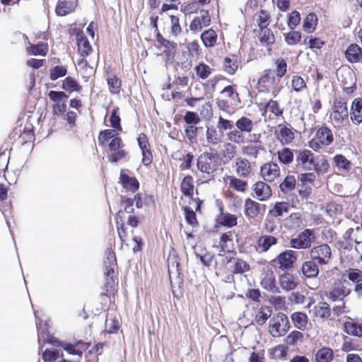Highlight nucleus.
Here are the masks:
<instances>
[{"mask_svg":"<svg viewBox=\"0 0 362 362\" xmlns=\"http://www.w3.org/2000/svg\"><path fill=\"white\" fill-rule=\"evenodd\" d=\"M274 64L275 66V69L273 70L274 75L281 80L287 73V62L283 57H279L275 59Z\"/></svg>","mask_w":362,"mask_h":362,"instance_id":"52","label":"nucleus"},{"mask_svg":"<svg viewBox=\"0 0 362 362\" xmlns=\"http://www.w3.org/2000/svg\"><path fill=\"white\" fill-rule=\"evenodd\" d=\"M279 239L272 234H262L256 240L255 248L258 253H266L278 244Z\"/></svg>","mask_w":362,"mask_h":362,"instance_id":"18","label":"nucleus"},{"mask_svg":"<svg viewBox=\"0 0 362 362\" xmlns=\"http://www.w3.org/2000/svg\"><path fill=\"white\" fill-rule=\"evenodd\" d=\"M119 132L114 129H107L101 131L98 136V140L100 146H104L110 139L117 136Z\"/></svg>","mask_w":362,"mask_h":362,"instance_id":"58","label":"nucleus"},{"mask_svg":"<svg viewBox=\"0 0 362 362\" xmlns=\"http://www.w3.org/2000/svg\"><path fill=\"white\" fill-rule=\"evenodd\" d=\"M227 262L233 263L230 269L233 274H242L250 270V264L241 258H230Z\"/></svg>","mask_w":362,"mask_h":362,"instance_id":"35","label":"nucleus"},{"mask_svg":"<svg viewBox=\"0 0 362 362\" xmlns=\"http://www.w3.org/2000/svg\"><path fill=\"white\" fill-rule=\"evenodd\" d=\"M244 179L234 175H228L226 177L228 187L238 192H245L248 188V183Z\"/></svg>","mask_w":362,"mask_h":362,"instance_id":"33","label":"nucleus"},{"mask_svg":"<svg viewBox=\"0 0 362 362\" xmlns=\"http://www.w3.org/2000/svg\"><path fill=\"white\" fill-rule=\"evenodd\" d=\"M296 185V180L293 175H288L279 185V189L282 193L286 194L293 190Z\"/></svg>","mask_w":362,"mask_h":362,"instance_id":"51","label":"nucleus"},{"mask_svg":"<svg viewBox=\"0 0 362 362\" xmlns=\"http://www.w3.org/2000/svg\"><path fill=\"white\" fill-rule=\"evenodd\" d=\"M286 346H293L303 341V334L298 330L291 331L284 339Z\"/></svg>","mask_w":362,"mask_h":362,"instance_id":"49","label":"nucleus"},{"mask_svg":"<svg viewBox=\"0 0 362 362\" xmlns=\"http://www.w3.org/2000/svg\"><path fill=\"white\" fill-rule=\"evenodd\" d=\"M219 166V155L217 152H204L197 158V169L207 175L214 174Z\"/></svg>","mask_w":362,"mask_h":362,"instance_id":"7","label":"nucleus"},{"mask_svg":"<svg viewBox=\"0 0 362 362\" xmlns=\"http://www.w3.org/2000/svg\"><path fill=\"white\" fill-rule=\"evenodd\" d=\"M309 257L320 267L329 264L332 259V250L327 243H319L309 250Z\"/></svg>","mask_w":362,"mask_h":362,"instance_id":"8","label":"nucleus"},{"mask_svg":"<svg viewBox=\"0 0 362 362\" xmlns=\"http://www.w3.org/2000/svg\"><path fill=\"white\" fill-rule=\"evenodd\" d=\"M259 174L265 182H272L280 177L281 170L277 163L270 161L260 167Z\"/></svg>","mask_w":362,"mask_h":362,"instance_id":"20","label":"nucleus"},{"mask_svg":"<svg viewBox=\"0 0 362 362\" xmlns=\"http://www.w3.org/2000/svg\"><path fill=\"white\" fill-rule=\"evenodd\" d=\"M344 331L349 335L361 337L362 324L358 323L353 320L344 323Z\"/></svg>","mask_w":362,"mask_h":362,"instance_id":"43","label":"nucleus"},{"mask_svg":"<svg viewBox=\"0 0 362 362\" xmlns=\"http://www.w3.org/2000/svg\"><path fill=\"white\" fill-rule=\"evenodd\" d=\"M107 81L111 93L116 94L120 92L122 81L117 76H110Z\"/></svg>","mask_w":362,"mask_h":362,"instance_id":"62","label":"nucleus"},{"mask_svg":"<svg viewBox=\"0 0 362 362\" xmlns=\"http://www.w3.org/2000/svg\"><path fill=\"white\" fill-rule=\"evenodd\" d=\"M156 41L160 47L165 48V52H175L177 47L175 42L165 38L159 31L156 33Z\"/></svg>","mask_w":362,"mask_h":362,"instance_id":"50","label":"nucleus"},{"mask_svg":"<svg viewBox=\"0 0 362 362\" xmlns=\"http://www.w3.org/2000/svg\"><path fill=\"white\" fill-rule=\"evenodd\" d=\"M35 141V133L30 127H25L23 132L20 129L15 128L8 136V139L1 147V152L0 155L5 154L6 151H10L12 149L11 146L16 143L18 146H24L31 144Z\"/></svg>","mask_w":362,"mask_h":362,"instance_id":"3","label":"nucleus"},{"mask_svg":"<svg viewBox=\"0 0 362 362\" xmlns=\"http://www.w3.org/2000/svg\"><path fill=\"white\" fill-rule=\"evenodd\" d=\"M278 160L280 163L289 165L293 163L294 155L293 151L288 147H284L276 152Z\"/></svg>","mask_w":362,"mask_h":362,"instance_id":"45","label":"nucleus"},{"mask_svg":"<svg viewBox=\"0 0 362 362\" xmlns=\"http://www.w3.org/2000/svg\"><path fill=\"white\" fill-rule=\"evenodd\" d=\"M272 309L269 307H262L255 315V320L259 325H264L272 315Z\"/></svg>","mask_w":362,"mask_h":362,"instance_id":"60","label":"nucleus"},{"mask_svg":"<svg viewBox=\"0 0 362 362\" xmlns=\"http://www.w3.org/2000/svg\"><path fill=\"white\" fill-rule=\"evenodd\" d=\"M351 292V290L345 285L344 280L337 279L326 293V296L332 302L343 301Z\"/></svg>","mask_w":362,"mask_h":362,"instance_id":"12","label":"nucleus"},{"mask_svg":"<svg viewBox=\"0 0 362 362\" xmlns=\"http://www.w3.org/2000/svg\"><path fill=\"white\" fill-rule=\"evenodd\" d=\"M290 210V204L287 201L276 202L272 204L268 211V216L272 218L281 219L288 214Z\"/></svg>","mask_w":362,"mask_h":362,"instance_id":"22","label":"nucleus"},{"mask_svg":"<svg viewBox=\"0 0 362 362\" xmlns=\"http://www.w3.org/2000/svg\"><path fill=\"white\" fill-rule=\"evenodd\" d=\"M103 263L105 276L104 288L105 290V293H103V295H114L117 291L118 266L115 252L112 249L106 250Z\"/></svg>","mask_w":362,"mask_h":362,"instance_id":"2","label":"nucleus"},{"mask_svg":"<svg viewBox=\"0 0 362 362\" xmlns=\"http://www.w3.org/2000/svg\"><path fill=\"white\" fill-rule=\"evenodd\" d=\"M47 45L43 42H39L37 45L30 44L27 48V52L30 55H41L45 56L47 53Z\"/></svg>","mask_w":362,"mask_h":362,"instance_id":"55","label":"nucleus"},{"mask_svg":"<svg viewBox=\"0 0 362 362\" xmlns=\"http://www.w3.org/2000/svg\"><path fill=\"white\" fill-rule=\"evenodd\" d=\"M77 1H68L64 0L59 1L56 8L55 12L57 16H64L74 11L76 6Z\"/></svg>","mask_w":362,"mask_h":362,"instance_id":"36","label":"nucleus"},{"mask_svg":"<svg viewBox=\"0 0 362 362\" xmlns=\"http://www.w3.org/2000/svg\"><path fill=\"white\" fill-rule=\"evenodd\" d=\"M206 137L207 142L213 145H218L221 142V136L214 127L207 128Z\"/></svg>","mask_w":362,"mask_h":362,"instance_id":"63","label":"nucleus"},{"mask_svg":"<svg viewBox=\"0 0 362 362\" xmlns=\"http://www.w3.org/2000/svg\"><path fill=\"white\" fill-rule=\"evenodd\" d=\"M290 327L287 315L282 313H278L270 320L269 332L273 337H281L287 333Z\"/></svg>","mask_w":362,"mask_h":362,"instance_id":"9","label":"nucleus"},{"mask_svg":"<svg viewBox=\"0 0 362 362\" xmlns=\"http://www.w3.org/2000/svg\"><path fill=\"white\" fill-rule=\"evenodd\" d=\"M62 88L69 92H79L82 89V86L71 76H67L62 81Z\"/></svg>","mask_w":362,"mask_h":362,"instance_id":"53","label":"nucleus"},{"mask_svg":"<svg viewBox=\"0 0 362 362\" xmlns=\"http://www.w3.org/2000/svg\"><path fill=\"white\" fill-rule=\"evenodd\" d=\"M238 224V217L235 214L223 212V207L220 208V214L216 218V227L223 226L233 228Z\"/></svg>","mask_w":362,"mask_h":362,"instance_id":"23","label":"nucleus"},{"mask_svg":"<svg viewBox=\"0 0 362 362\" xmlns=\"http://www.w3.org/2000/svg\"><path fill=\"white\" fill-rule=\"evenodd\" d=\"M223 70L228 75H234L239 67V58L237 54H230L223 62Z\"/></svg>","mask_w":362,"mask_h":362,"instance_id":"28","label":"nucleus"},{"mask_svg":"<svg viewBox=\"0 0 362 362\" xmlns=\"http://www.w3.org/2000/svg\"><path fill=\"white\" fill-rule=\"evenodd\" d=\"M334 358L332 349L328 346H322L315 352L314 355L315 362H332Z\"/></svg>","mask_w":362,"mask_h":362,"instance_id":"37","label":"nucleus"},{"mask_svg":"<svg viewBox=\"0 0 362 362\" xmlns=\"http://www.w3.org/2000/svg\"><path fill=\"white\" fill-rule=\"evenodd\" d=\"M296 162L297 167L307 171L314 170L317 175L325 174L329 169V163L325 156L315 161L314 153L307 148L296 151Z\"/></svg>","mask_w":362,"mask_h":362,"instance_id":"1","label":"nucleus"},{"mask_svg":"<svg viewBox=\"0 0 362 362\" xmlns=\"http://www.w3.org/2000/svg\"><path fill=\"white\" fill-rule=\"evenodd\" d=\"M258 38L262 46L270 47L275 42V37L270 28H262L259 30Z\"/></svg>","mask_w":362,"mask_h":362,"instance_id":"41","label":"nucleus"},{"mask_svg":"<svg viewBox=\"0 0 362 362\" xmlns=\"http://www.w3.org/2000/svg\"><path fill=\"white\" fill-rule=\"evenodd\" d=\"M305 226V216L300 211L291 212L284 220V227L289 232L299 231Z\"/></svg>","mask_w":362,"mask_h":362,"instance_id":"14","label":"nucleus"},{"mask_svg":"<svg viewBox=\"0 0 362 362\" xmlns=\"http://www.w3.org/2000/svg\"><path fill=\"white\" fill-rule=\"evenodd\" d=\"M350 119L353 124L358 125L362 123V98H355L351 103Z\"/></svg>","mask_w":362,"mask_h":362,"instance_id":"27","label":"nucleus"},{"mask_svg":"<svg viewBox=\"0 0 362 362\" xmlns=\"http://www.w3.org/2000/svg\"><path fill=\"white\" fill-rule=\"evenodd\" d=\"M190 204H187L182 206V209L185 212V218L186 222L193 226L195 227L198 226L199 222L197 218L196 214L194 211L189 206Z\"/></svg>","mask_w":362,"mask_h":362,"instance_id":"59","label":"nucleus"},{"mask_svg":"<svg viewBox=\"0 0 362 362\" xmlns=\"http://www.w3.org/2000/svg\"><path fill=\"white\" fill-rule=\"evenodd\" d=\"M297 259L296 252L292 250H286L279 253L277 257L272 260L273 265H278L281 270H289L293 267Z\"/></svg>","mask_w":362,"mask_h":362,"instance_id":"15","label":"nucleus"},{"mask_svg":"<svg viewBox=\"0 0 362 362\" xmlns=\"http://www.w3.org/2000/svg\"><path fill=\"white\" fill-rule=\"evenodd\" d=\"M234 236H237L234 230H228L221 234L218 242L221 252H229L234 249Z\"/></svg>","mask_w":362,"mask_h":362,"instance_id":"26","label":"nucleus"},{"mask_svg":"<svg viewBox=\"0 0 362 362\" xmlns=\"http://www.w3.org/2000/svg\"><path fill=\"white\" fill-rule=\"evenodd\" d=\"M260 285L269 292H279V288L276 286L275 274L272 268L269 267L264 268L261 275Z\"/></svg>","mask_w":362,"mask_h":362,"instance_id":"17","label":"nucleus"},{"mask_svg":"<svg viewBox=\"0 0 362 362\" xmlns=\"http://www.w3.org/2000/svg\"><path fill=\"white\" fill-rule=\"evenodd\" d=\"M233 168L236 175L240 178H248L253 172V168L250 160L244 157H237L233 164Z\"/></svg>","mask_w":362,"mask_h":362,"instance_id":"19","label":"nucleus"},{"mask_svg":"<svg viewBox=\"0 0 362 362\" xmlns=\"http://www.w3.org/2000/svg\"><path fill=\"white\" fill-rule=\"evenodd\" d=\"M217 33L212 28L204 30L201 35V40L206 47H214L217 41Z\"/></svg>","mask_w":362,"mask_h":362,"instance_id":"46","label":"nucleus"},{"mask_svg":"<svg viewBox=\"0 0 362 362\" xmlns=\"http://www.w3.org/2000/svg\"><path fill=\"white\" fill-rule=\"evenodd\" d=\"M274 136L282 145H288L295 139V133L291 124H278L274 131Z\"/></svg>","mask_w":362,"mask_h":362,"instance_id":"16","label":"nucleus"},{"mask_svg":"<svg viewBox=\"0 0 362 362\" xmlns=\"http://www.w3.org/2000/svg\"><path fill=\"white\" fill-rule=\"evenodd\" d=\"M194 185L192 176L189 175L185 176L180 183V191L188 199V204H194V210L198 211L200 210L202 202L199 198L194 197Z\"/></svg>","mask_w":362,"mask_h":362,"instance_id":"11","label":"nucleus"},{"mask_svg":"<svg viewBox=\"0 0 362 362\" xmlns=\"http://www.w3.org/2000/svg\"><path fill=\"white\" fill-rule=\"evenodd\" d=\"M235 127L243 133L250 134L254 129L253 121L245 116H242L238 119L235 123Z\"/></svg>","mask_w":362,"mask_h":362,"instance_id":"44","label":"nucleus"},{"mask_svg":"<svg viewBox=\"0 0 362 362\" xmlns=\"http://www.w3.org/2000/svg\"><path fill=\"white\" fill-rule=\"evenodd\" d=\"M119 180L123 188L127 191L135 192L139 187V181L134 177H130L126 173H120Z\"/></svg>","mask_w":362,"mask_h":362,"instance_id":"38","label":"nucleus"},{"mask_svg":"<svg viewBox=\"0 0 362 362\" xmlns=\"http://www.w3.org/2000/svg\"><path fill=\"white\" fill-rule=\"evenodd\" d=\"M8 198V187L3 183H0V209L3 214L10 213L11 211V204L6 202Z\"/></svg>","mask_w":362,"mask_h":362,"instance_id":"47","label":"nucleus"},{"mask_svg":"<svg viewBox=\"0 0 362 362\" xmlns=\"http://www.w3.org/2000/svg\"><path fill=\"white\" fill-rule=\"evenodd\" d=\"M110 127L112 129L120 132H122V127L121 125V118L119 116V109L118 107H115L112 109L110 117Z\"/></svg>","mask_w":362,"mask_h":362,"instance_id":"56","label":"nucleus"},{"mask_svg":"<svg viewBox=\"0 0 362 362\" xmlns=\"http://www.w3.org/2000/svg\"><path fill=\"white\" fill-rule=\"evenodd\" d=\"M319 267H320L319 264L310 258V260L303 263L301 271L305 277L313 279L317 277L319 274Z\"/></svg>","mask_w":362,"mask_h":362,"instance_id":"32","label":"nucleus"},{"mask_svg":"<svg viewBox=\"0 0 362 362\" xmlns=\"http://www.w3.org/2000/svg\"><path fill=\"white\" fill-rule=\"evenodd\" d=\"M90 343L83 342L81 341H78L75 344H67V343H61L60 346L64 348L65 351H66L69 354L72 355H78L81 356L83 354V351L86 350L89 346Z\"/></svg>","mask_w":362,"mask_h":362,"instance_id":"34","label":"nucleus"},{"mask_svg":"<svg viewBox=\"0 0 362 362\" xmlns=\"http://www.w3.org/2000/svg\"><path fill=\"white\" fill-rule=\"evenodd\" d=\"M317 17L313 12L308 13L305 18L303 23V28L307 33H313L317 24Z\"/></svg>","mask_w":362,"mask_h":362,"instance_id":"48","label":"nucleus"},{"mask_svg":"<svg viewBox=\"0 0 362 362\" xmlns=\"http://www.w3.org/2000/svg\"><path fill=\"white\" fill-rule=\"evenodd\" d=\"M313 317L326 320L330 318L332 308L328 303L320 301L313 307Z\"/></svg>","mask_w":362,"mask_h":362,"instance_id":"30","label":"nucleus"},{"mask_svg":"<svg viewBox=\"0 0 362 362\" xmlns=\"http://www.w3.org/2000/svg\"><path fill=\"white\" fill-rule=\"evenodd\" d=\"M244 212L248 219H255L260 214V204L247 198L245 201Z\"/></svg>","mask_w":362,"mask_h":362,"instance_id":"31","label":"nucleus"},{"mask_svg":"<svg viewBox=\"0 0 362 362\" xmlns=\"http://www.w3.org/2000/svg\"><path fill=\"white\" fill-rule=\"evenodd\" d=\"M271 112L275 117L279 118L283 116L284 107H282L277 100L270 99L264 105L262 115L267 112Z\"/></svg>","mask_w":362,"mask_h":362,"instance_id":"42","label":"nucleus"},{"mask_svg":"<svg viewBox=\"0 0 362 362\" xmlns=\"http://www.w3.org/2000/svg\"><path fill=\"white\" fill-rule=\"evenodd\" d=\"M252 189L255 194L254 197L259 201L267 200L272 194L270 186L263 181L256 182Z\"/></svg>","mask_w":362,"mask_h":362,"instance_id":"24","label":"nucleus"},{"mask_svg":"<svg viewBox=\"0 0 362 362\" xmlns=\"http://www.w3.org/2000/svg\"><path fill=\"white\" fill-rule=\"evenodd\" d=\"M137 141L142 153V163L148 166L153 162V154L146 134L144 133L139 134Z\"/></svg>","mask_w":362,"mask_h":362,"instance_id":"21","label":"nucleus"},{"mask_svg":"<svg viewBox=\"0 0 362 362\" xmlns=\"http://www.w3.org/2000/svg\"><path fill=\"white\" fill-rule=\"evenodd\" d=\"M288 347L284 344H279L269 349L268 355L272 360H286Z\"/></svg>","mask_w":362,"mask_h":362,"instance_id":"39","label":"nucleus"},{"mask_svg":"<svg viewBox=\"0 0 362 362\" xmlns=\"http://www.w3.org/2000/svg\"><path fill=\"white\" fill-rule=\"evenodd\" d=\"M256 88L259 93H271L276 97L282 89L280 79L278 78L272 69L264 70L263 74L258 78Z\"/></svg>","mask_w":362,"mask_h":362,"instance_id":"4","label":"nucleus"},{"mask_svg":"<svg viewBox=\"0 0 362 362\" xmlns=\"http://www.w3.org/2000/svg\"><path fill=\"white\" fill-rule=\"evenodd\" d=\"M316 235L313 229L305 228L290 241V247L296 250L310 249L315 241Z\"/></svg>","mask_w":362,"mask_h":362,"instance_id":"10","label":"nucleus"},{"mask_svg":"<svg viewBox=\"0 0 362 362\" xmlns=\"http://www.w3.org/2000/svg\"><path fill=\"white\" fill-rule=\"evenodd\" d=\"M334 141L332 130L325 124L319 127L313 138L308 141V146L315 152L329 146Z\"/></svg>","mask_w":362,"mask_h":362,"instance_id":"6","label":"nucleus"},{"mask_svg":"<svg viewBox=\"0 0 362 362\" xmlns=\"http://www.w3.org/2000/svg\"><path fill=\"white\" fill-rule=\"evenodd\" d=\"M227 139L230 143L233 144H241L245 143V137L244 133L238 129H233L228 132L226 134Z\"/></svg>","mask_w":362,"mask_h":362,"instance_id":"54","label":"nucleus"},{"mask_svg":"<svg viewBox=\"0 0 362 362\" xmlns=\"http://www.w3.org/2000/svg\"><path fill=\"white\" fill-rule=\"evenodd\" d=\"M279 281L281 288L286 291L294 290L298 285L296 277L288 272L281 274L279 277Z\"/></svg>","mask_w":362,"mask_h":362,"instance_id":"29","label":"nucleus"},{"mask_svg":"<svg viewBox=\"0 0 362 362\" xmlns=\"http://www.w3.org/2000/svg\"><path fill=\"white\" fill-rule=\"evenodd\" d=\"M291 319L296 328L304 331L306 329L308 323V315L303 312H294L291 315Z\"/></svg>","mask_w":362,"mask_h":362,"instance_id":"40","label":"nucleus"},{"mask_svg":"<svg viewBox=\"0 0 362 362\" xmlns=\"http://www.w3.org/2000/svg\"><path fill=\"white\" fill-rule=\"evenodd\" d=\"M264 148L261 144L255 145L252 144H248L247 145L243 146L242 147V152L243 154L252 157L254 158H257L259 152L262 151Z\"/></svg>","mask_w":362,"mask_h":362,"instance_id":"57","label":"nucleus"},{"mask_svg":"<svg viewBox=\"0 0 362 362\" xmlns=\"http://www.w3.org/2000/svg\"><path fill=\"white\" fill-rule=\"evenodd\" d=\"M346 61L351 64L362 62V48L356 43L350 44L344 52Z\"/></svg>","mask_w":362,"mask_h":362,"instance_id":"25","label":"nucleus"},{"mask_svg":"<svg viewBox=\"0 0 362 362\" xmlns=\"http://www.w3.org/2000/svg\"><path fill=\"white\" fill-rule=\"evenodd\" d=\"M271 21V16L269 13L264 9H261L258 13L257 25L259 29L267 28Z\"/></svg>","mask_w":362,"mask_h":362,"instance_id":"64","label":"nucleus"},{"mask_svg":"<svg viewBox=\"0 0 362 362\" xmlns=\"http://www.w3.org/2000/svg\"><path fill=\"white\" fill-rule=\"evenodd\" d=\"M75 32L77 51L81 57L77 64L85 71L86 74H91L93 73V68L88 64L86 57L93 52L92 46L83 30H76Z\"/></svg>","mask_w":362,"mask_h":362,"instance_id":"5","label":"nucleus"},{"mask_svg":"<svg viewBox=\"0 0 362 362\" xmlns=\"http://www.w3.org/2000/svg\"><path fill=\"white\" fill-rule=\"evenodd\" d=\"M222 155L227 160H232L237 155V146L230 142H227L223 145Z\"/></svg>","mask_w":362,"mask_h":362,"instance_id":"61","label":"nucleus"},{"mask_svg":"<svg viewBox=\"0 0 362 362\" xmlns=\"http://www.w3.org/2000/svg\"><path fill=\"white\" fill-rule=\"evenodd\" d=\"M349 111L347 100L345 98L339 97L334 100L333 111L330 118L337 124L340 125L348 119Z\"/></svg>","mask_w":362,"mask_h":362,"instance_id":"13","label":"nucleus"}]
</instances>
